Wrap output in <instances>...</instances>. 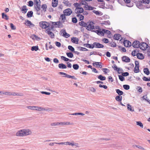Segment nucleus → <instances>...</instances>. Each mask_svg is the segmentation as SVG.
Returning <instances> with one entry per match:
<instances>
[{
	"label": "nucleus",
	"mask_w": 150,
	"mask_h": 150,
	"mask_svg": "<svg viewBox=\"0 0 150 150\" xmlns=\"http://www.w3.org/2000/svg\"><path fill=\"white\" fill-rule=\"evenodd\" d=\"M139 3L137 4V7L140 9H145L148 8H150V7L148 5H144L142 4H149L150 2L149 0H140L139 1L138 0Z\"/></svg>",
	"instance_id": "1"
},
{
	"label": "nucleus",
	"mask_w": 150,
	"mask_h": 150,
	"mask_svg": "<svg viewBox=\"0 0 150 150\" xmlns=\"http://www.w3.org/2000/svg\"><path fill=\"white\" fill-rule=\"evenodd\" d=\"M31 133V132L29 129L21 130L16 133V135L17 136L22 137L30 134Z\"/></svg>",
	"instance_id": "2"
},
{
	"label": "nucleus",
	"mask_w": 150,
	"mask_h": 150,
	"mask_svg": "<svg viewBox=\"0 0 150 150\" xmlns=\"http://www.w3.org/2000/svg\"><path fill=\"white\" fill-rule=\"evenodd\" d=\"M135 66L134 69V71L135 73H138L140 71L139 69V64L138 61H135Z\"/></svg>",
	"instance_id": "3"
},
{
	"label": "nucleus",
	"mask_w": 150,
	"mask_h": 150,
	"mask_svg": "<svg viewBox=\"0 0 150 150\" xmlns=\"http://www.w3.org/2000/svg\"><path fill=\"white\" fill-rule=\"evenodd\" d=\"M94 24V23L93 22L91 21V22L88 25L86 28V29L90 31L92 30L93 29H94V26L93 25V24Z\"/></svg>",
	"instance_id": "4"
},
{
	"label": "nucleus",
	"mask_w": 150,
	"mask_h": 150,
	"mask_svg": "<svg viewBox=\"0 0 150 150\" xmlns=\"http://www.w3.org/2000/svg\"><path fill=\"white\" fill-rule=\"evenodd\" d=\"M149 46L145 42H142L141 43L140 49L142 50H146L148 47Z\"/></svg>",
	"instance_id": "5"
},
{
	"label": "nucleus",
	"mask_w": 150,
	"mask_h": 150,
	"mask_svg": "<svg viewBox=\"0 0 150 150\" xmlns=\"http://www.w3.org/2000/svg\"><path fill=\"white\" fill-rule=\"evenodd\" d=\"M141 43L138 40H134L132 43V45L134 48H138L140 47Z\"/></svg>",
	"instance_id": "6"
},
{
	"label": "nucleus",
	"mask_w": 150,
	"mask_h": 150,
	"mask_svg": "<svg viewBox=\"0 0 150 150\" xmlns=\"http://www.w3.org/2000/svg\"><path fill=\"white\" fill-rule=\"evenodd\" d=\"M59 74L60 75H65V76H64V77H65L69 78H71L74 80L77 79V78H76L74 76H71L67 74L66 73L64 72H60L59 73Z\"/></svg>",
	"instance_id": "7"
},
{
	"label": "nucleus",
	"mask_w": 150,
	"mask_h": 150,
	"mask_svg": "<svg viewBox=\"0 0 150 150\" xmlns=\"http://www.w3.org/2000/svg\"><path fill=\"white\" fill-rule=\"evenodd\" d=\"M46 21H40L39 22V25L42 29H46L49 27V25H47L46 24Z\"/></svg>",
	"instance_id": "8"
},
{
	"label": "nucleus",
	"mask_w": 150,
	"mask_h": 150,
	"mask_svg": "<svg viewBox=\"0 0 150 150\" xmlns=\"http://www.w3.org/2000/svg\"><path fill=\"white\" fill-rule=\"evenodd\" d=\"M25 22L24 23V24L30 28L31 27H33L35 26L34 24L32 23L30 21L28 20H25Z\"/></svg>",
	"instance_id": "9"
},
{
	"label": "nucleus",
	"mask_w": 150,
	"mask_h": 150,
	"mask_svg": "<svg viewBox=\"0 0 150 150\" xmlns=\"http://www.w3.org/2000/svg\"><path fill=\"white\" fill-rule=\"evenodd\" d=\"M63 13L64 14H66V16H69L72 13V11L71 9L68 8L64 10Z\"/></svg>",
	"instance_id": "10"
},
{
	"label": "nucleus",
	"mask_w": 150,
	"mask_h": 150,
	"mask_svg": "<svg viewBox=\"0 0 150 150\" xmlns=\"http://www.w3.org/2000/svg\"><path fill=\"white\" fill-rule=\"evenodd\" d=\"M123 44L124 46L126 47H128L131 46L132 43L129 40H125L124 39Z\"/></svg>",
	"instance_id": "11"
},
{
	"label": "nucleus",
	"mask_w": 150,
	"mask_h": 150,
	"mask_svg": "<svg viewBox=\"0 0 150 150\" xmlns=\"http://www.w3.org/2000/svg\"><path fill=\"white\" fill-rule=\"evenodd\" d=\"M104 45L99 43V42H93V47L97 48H103L104 47Z\"/></svg>",
	"instance_id": "12"
},
{
	"label": "nucleus",
	"mask_w": 150,
	"mask_h": 150,
	"mask_svg": "<svg viewBox=\"0 0 150 150\" xmlns=\"http://www.w3.org/2000/svg\"><path fill=\"white\" fill-rule=\"evenodd\" d=\"M112 68L115 70L118 71L119 74H120L121 72H120L119 71H123V70L122 69L118 68L115 64H114L113 66H112Z\"/></svg>",
	"instance_id": "13"
},
{
	"label": "nucleus",
	"mask_w": 150,
	"mask_h": 150,
	"mask_svg": "<svg viewBox=\"0 0 150 150\" xmlns=\"http://www.w3.org/2000/svg\"><path fill=\"white\" fill-rule=\"evenodd\" d=\"M122 60L123 62H130V59L127 56H124L122 57Z\"/></svg>",
	"instance_id": "14"
},
{
	"label": "nucleus",
	"mask_w": 150,
	"mask_h": 150,
	"mask_svg": "<svg viewBox=\"0 0 150 150\" xmlns=\"http://www.w3.org/2000/svg\"><path fill=\"white\" fill-rule=\"evenodd\" d=\"M62 31V33H63V36L65 38H68L70 36V35L67 33L66 30L64 29H62L61 31H60L61 32Z\"/></svg>",
	"instance_id": "15"
},
{
	"label": "nucleus",
	"mask_w": 150,
	"mask_h": 150,
	"mask_svg": "<svg viewBox=\"0 0 150 150\" xmlns=\"http://www.w3.org/2000/svg\"><path fill=\"white\" fill-rule=\"evenodd\" d=\"M136 56L137 58L140 59H144V57L143 54L142 53H138L136 54Z\"/></svg>",
	"instance_id": "16"
},
{
	"label": "nucleus",
	"mask_w": 150,
	"mask_h": 150,
	"mask_svg": "<svg viewBox=\"0 0 150 150\" xmlns=\"http://www.w3.org/2000/svg\"><path fill=\"white\" fill-rule=\"evenodd\" d=\"M71 41L73 43L76 44H78L79 39L76 37H72L71 38Z\"/></svg>",
	"instance_id": "17"
},
{
	"label": "nucleus",
	"mask_w": 150,
	"mask_h": 150,
	"mask_svg": "<svg viewBox=\"0 0 150 150\" xmlns=\"http://www.w3.org/2000/svg\"><path fill=\"white\" fill-rule=\"evenodd\" d=\"M126 4H129V5H127V6L128 7H131L133 6V4L132 3H131V0H124Z\"/></svg>",
	"instance_id": "18"
},
{
	"label": "nucleus",
	"mask_w": 150,
	"mask_h": 150,
	"mask_svg": "<svg viewBox=\"0 0 150 150\" xmlns=\"http://www.w3.org/2000/svg\"><path fill=\"white\" fill-rule=\"evenodd\" d=\"M28 9L27 8L26 6L25 5L23 6L22 7L21 11L23 13H25L28 11Z\"/></svg>",
	"instance_id": "19"
},
{
	"label": "nucleus",
	"mask_w": 150,
	"mask_h": 150,
	"mask_svg": "<svg viewBox=\"0 0 150 150\" xmlns=\"http://www.w3.org/2000/svg\"><path fill=\"white\" fill-rule=\"evenodd\" d=\"M121 35L119 34H115L114 35L113 37V38L116 40H119Z\"/></svg>",
	"instance_id": "20"
},
{
	"label": "nucleus",
	"mask_w": 150,
	"mask_h": 150,
	"mask_svg": "<svg viewBox=\"0 0 150 150\" xmlns=\"http://www.w3.org/2000/svg\"><path fill=\"white\" fill-rule=\"evenodd\" d=\"M58 67L60 69H65L67 68V66L63 63L59 64H58Z\"/></svg>",
	"instance_id": "21"
},
{
	"label": "nucleus",
	"mask_w": 150,
	"mask_h": 150,
	"mask_svg": "<svg viewBox=\"0 0 150 150\" xmlns=\"http://www.w3.org/2000/svg\"><path fill=\"white\" fill-rule=\"evenodd\" d=\"M30 37L33 40H34V38H35L38 41H39L41 39V38L40 37H38V36L35 34L32 35Z\"/></svg>",
	"instance_id": "22"
},
{
	"label": "nucleus",
	"mask_w": 150,
	"mask_h": 150,
	"mask_svg": "<svg viewBox=\"0 0 150 150\" xmlns=\"http://www.w3.org/2000/svg\"><path fill=\"white\" fill-rule=\"evenodd\" d=\"M79 24L82 27H86V28H87L88 25L87 23L83 21H81V22H79Z\"/></svg>",
	"instance_id": "23"
},
{
	"label": "nucleus",
	"mask_w": 150,
	"mask_h": 150,
	"mask_svg": "<svg viewBox=\"0 0 150 150\" xmlns=\"http://www.w3.org/2000/svg\"><path fill=\"white\" fill-rule=\"evenodd\" d=\"M98 79L100 81H103L106 80V78L105 77L103 76L102 75H100L98 76Z\"/></svg>",
	"instance_id": "24"
},
{
	"label": "nucleus",
	"mask_w": 150,
	"mask_h": 150,
	"mask_svg": "<svg viewBox=\"0 0 150 150\" xmlns=\"http://www.w3.org/2000/svg\"><path fill=\"white\" fill-rule=\"evenodd\" d=\"M140 50H139L138 49H135L131 53L132 55L133 56H134L136 55V54H135V53H139Z\"/></svg>",
	"instance_id": "25"
},
{
	"label": "nucleus",
	"mask_w": 150,
	"mask_h": 150,
	"mask_svg": "<svg viewBox=\"0 0 150 150\" xmlns=\"http://www.w3.org/2000/svg\"><path fill=\"white\" fill-rule=\"evenodd\" d=\"M33 12L32 11H28L26 15V16L28 18H30L32 17L33 16Z\"/></svg>",
	"instance_id": "26"
},
{
	"label": "nucleus",
	"mask_w": 150,
	"mask_h": 150,
	"mask_svg": "<svg viewBox=\"0 0 150 150\" xmlns=\"http://www.w3.org/2000/svg\"><path fill=\"white\" fill-rule=\"evenodd\" d=\"M144 73L146 75H148L150 74V71L149 69L147 68H144L143 70Z\"/></svg>",
	"instance_id": "27"
},
{
	"label": "nucleus",
	"mask_w": 150,
	"mask_h": 150,
	"mask_svg": "<svg viewBox=\"0 0 150 150\" xmlns=\"http://www.w3.org/2000/svg\"><path fill=\"white\" fill-rule=\"evenodd\" d=\"M115 98L116 101L121 102L122 100V96L118 95L115 97Z\"/></svg>",
	"instance_id": "28"
},
{
	"label": "nucleus",
	"mask_w": 150,
	"mask_h": 150,
	"mask_svg": "<svg viewBox=\"0 0 150 150\" xmlns=\"http://www.w3.org/2000/svg\"><path fill=\"white\" fill-rule=\"evenodd\" d=\"M2 18H4L6 20H8V17L4 13H1Z\"/></svg>",
	"instance_id": "29"
},
{
	"label": "nucleus",
	"mask_w": 150,
	"mask_h": 150,
	"mask_svg": "<svg viewBox=\"0 0 150 150\" xmlns=\"http://www.w3.org/2000/svg\"><path fill=\"white\" fill-rule=\"evenodd\" d=\"M115 91L119 95L118 96H121V95H122L124 93L122 91L120 90L119 89H116L115 90Z\"/></svg>",
	"instance_id": "30"
},
{
	"label": "nucleus",
	"mask_w": 150,
	"mask_h": 150,
	"mask_svg": "<svg viewBox=\"0 0 150 150\" xmlns=\"http://www.w3.org/2000/svg\"><path fill=\"white\" fill-rule=\"evenodd\" d=\"M127 105V109L128 110H130L132 112L134 111L133 108L132 109V106L130 104H128Z\"/></svg>",
	"instance_id": "31"
},
{
	"label": "nucleus",
	"mask_w": 150,
	"mask_h": 150,
	"mask_svg": "<svg viewBox=\"0 0 150 150\" xmlns=\"http://www.w3.org/2000/svg\"><path fill=\"white\" fill-rule=\"evenodd\" d=\"M62 124L61 123V122H54L51 123L50 124L52 126H60L61 125V124Z\"/></svg>",
	"instance_id": "32"
},
{
	"label": "nucleus",
	"mask_w": 150,
	"mask_h": 150,
	"mask_svg": "<svg viewBox=\"0 0 150 150\" xmlns=\"http://www.w3.org/2000/svg\"><path fill=\"white\" fill-rule=\"evenodd\" d=\"M39 50L38 47V46H33L31 47V50L32 51H37Z\"/></svg>",
	"instance_id": "33"
},
{
	"label": "nucleus",
	"mask_w": 150,
	"mask_h": 150,
	"mask_svg": "<svg viewBox=\"0 0 150 150\" xmlns=\"http://www.w3.org/2000/svg\"><path fill=\"white\" fill-rule=\"evenodd\" d=\"M63 3L65 4L67 6H69V7L71 6V4L69 3V2L68 0H67L66 1H65L64 0L63 2Z\"/></svg>",
	"instance_id": "34"
},
{
	"label": "nucleus",
	"mask_w": 150,
	"mask_h": 150,
	"mask_svg": "<svg viewBox=\"0 0 150 150\" xmlns=\"http://www.w3.org/2000/svg\"><path fill=\"white\" fill-rule=\"evenodd\" d=\"M61 58L65 62H67L68 61L71 62V60H70L69 58H66L64 56H61Z\"/></svg>",
	"instance_id": "35"
},
{
	"label": "nucleus",
	"mask_w": 150,
	"mask_h": 150,
	"mask_svg": "<svg viewBox=\"0 0 150 150\" xmlns=\"http://www.w3.org/2000/svg\"><path fill=\"white\" fill-rule=\"evenodd\" d=\"M66 54L68 57L70 58H72L74 56L73 54L71 52H67Z\"/></svg>",
	"instance_id": "36"
},
{
	"label": "nucleus",
	"mask_w": 150,
	"mask_h": 150,
	"mask_svg": "<svg viewBox=\"0 0 150 150\" xmlns=\"http://www.w3.org/2000/svg\"><path fill=\"white\" fill-rule=\"evenodd\" d=\"M47 7V5L46 4H43L42 5L41 8L42 9L44 12L46 11Z\"/></svg>",
	"instance_id": "37"
},
{
	"label": "nucleus",
	"mask_w": 150,
	"mask_h": 150,
	"mask_svg": "<svg viewBox=\"0 0 150 150\" xmlns=\"http://www.w3.org/2000/svg\"><path fill=\"white\" fill-rule=\"evenodd\" d=\"M27 108L28 109L33 110H37V107L35 106H27Z\"/></svg>",
	"instance_id": "38"
},
{
	"label": "nucleus",
	"mask_w": 150,
	"mask_h": 150,
	"mask_svg": "<svg viewBox=\"0 0 150 150\" xmlns=\"http://www.w3.org/2000/svg\"><path fill=\"white\" fill-rule=\"evenodd\" d=\"M66 14H62L60 15V17L61 18L62 20L63 21L62 22L64 23L65 22L64 20L66 19Z\"/></svg>",
	"instance_id": "39"
},
{
	"label": "nucleus",
	"mask_w": 150,
	"mask_h": 150,
	"mask_svg": "<svg viewBox=\"0 0 150 150\" xmlns=\"http://www.w3.org/2000/svg\"><path fill=\"white\" fill-rule=\"evenodd\" d=\"M34 2L35 5L36 6L40 5V0H34Z\"/></svg>",
	"instance_id": "40"
},
{
	"label": "nucleus",
	"mask_w": 150,
	"mask_h": 150,
	"mask_svg": "<svg viewBox=\"0 0 150 150\" xmlns=\"http://www.w3.org/2000/svg\"><path fill=\"white\" fill-rule=\"evenodd\" d=\"M64 26L62 24V23L60 21H59L58 23V26H56V28H62Z\"/></svg>",
	"instance_id": "41"
},
{
	"label": "nucleus",
	"mask_w": 150,
	"mask_h": 150,
	"mask_svg": "<svg viewBox=\"0 0 150 150\" xmlns=\"http://www.w3.org/2000/svg\"><path fill=\"white\" fill-rule=\"evenodd\" d=\"M73 67L74 69L77 70L79 69V66L77 64H74L73 65Z\"/></svg>",
	"instance_id": "42"
},
{
	"label": "nucleus",
	"mask_w": 150,
	"mask_h": 150,
	"mask_svg": "<svg viewBox=\"0 0 150 150\" xmlns=\"http://www.w3.org/2000/svg\"><path fill=\"white\" fill-rule=\"evenodd\" d=\"M77 48L79 49L80 51H88V50L85 47H77Z\"/></svg>",
	"instance_id": "43"
},
{
	"label": "nucleus",
	"mask_w": 150,
	"mask_h": 150,
	"mask_svg": "<svg viewBox=\"0 0 150 150\" xmlns=\"http://www.w3.org/2000/svg\"><path fill=\"white\" fill-rule=\"evenodd\" d=\"M102 25H106L107 24L108 25H110V23L109 21H103V22L101 23Z\"/></svg>",
	"instance_id": "44"
},
{
	"label": "nucleus",
	"mask_w": 150,
	"mask_h": 150,
	"mask_svg": "<svg viewBox=\"0 0 150 150\" xmlns=\"http://www.w3.org/2000/svg\"><path fill=\"white\" fill-rule=\"evenodd\" d=\"M136 124L138 126H139L140 127L142 128H143V124L141 121H136Z\"/></svg>",
	"instance_id": "45"
},
{
	"label": "nucleus",
	"mask_w": 150,
	"mask_h": 150,
	"mask_svg": "<svg viewBox=\"0 0 150 150\" xmlns=\"http://www.w3.org/2000/svg\"><path fill=\"white\" fill-rule=\"evenodd\" d=\"M0 93H1V95L4 94L6 95L10 96V92H2L0 91Z\"/></svg>",
	"instance_id": "46"
},
{
	"label": "nucleus",
	"mask_w": 150,
	"mask_h": 150,
	"mask_svg": "<svg viewBox=\"0 0 150 150\" xmlns=\"http://www.w3.org/2000/svg\"><path fill=\"white\" fill-rule=\"evenodd\" d=\"M123 86L124 88L126 90H128L130 88L129 86L128 85H124Z\"/></svg>",
	"instance_id": "47"
},
{
	"label": "nucleus",
	"mask_w": 150,
	"mask_h": 150,
	"mask_svg": "<svg viewBox=\"0 0 150 150\" xmlns=\"http://www.w3.org/2000/svg\"><path fill=\"white\" fill-rule=\"evenodd\" d=\"M68 49L71 51L72 52H74V48L71 46L69 45L68 47Z\"/></svg>",
	"instance_id": "48"
},
{
	"label": "nucleus",
	"mask_w": 150,
	"mask_h": 150,
	"mask_svg": "<svg viewBox=\"0 0 150 150\" xmlns=\"http://www.w3.org/2000/svg\"><path fill=\"white\" fill-rule=\"evenodd\" d=\"M78 20L76 17L72 18V22L74 23H76L77 22Z\"/></svg>",
	"instance_id": "49"
},
{
	"label": "nucleus",
	"mask_w": 150,
	"mask_h": 150,
	"mask_svg": "<svg viewBox=\"0 0 150 150\" xmlns=\"http://www.w3.org/2000/svg\"><path fill=\"white\" fill-rule=\"evenodd\" d=\"M88 8H85L86 10H93L94 8V7L91 6L89 5H87Z\"/></svg>",
	"instance_id": "50"
},
{
	"label": "nucleus",
	"mask_w": 150,
	"mask_h": 150,
	"mask_svg": "<svg viewBox=\"0 0 150 150\" xmlns=\"http://www.w3.org/2000/svg\"><path fill=\"white\" fill-rule=\"evenodd\" d=\"M47 34L50 36V37L51 38H54V34L52 32H49V33H48Z\"/></svg>",
	"instance_id": "51"
},
{
	"label": "nucleus",
	"mask_w": 150,
	"mask_h": 150,
	"mask_svg": "<svg viewBox=\"0 0 150 150\" xmlns=\"http://www.w3.org/2000/svg\"><path fill=\"white\" fill-rule=\"evenodd\" d=\"M118 76L119 77V79L120 80V81H123L125 80V78L124 76H123L122 75V76L121 75H119Z\"/></svg>",
	"instance_id": "52"
},
{
	"label": "nucleus",
	"mask_w": 150,
	"mask_h": 150,
	"mask_svg": "<svg viewBox=\"0 0 150 150\" xmlns=\"http://www.w3.org/2000/svg\"><path fill=\"white\" fill-rule=\"evenodd\" d=\"M101 30H91V31L92 32H95V33H96L98 35H100V31Z\"/></svg>",
	"instance_id": "53"
},
{
	"label": "nucleus",
	"mask_w": 150,
	"mask_h": 150,
	"mask_svg": "<svg viewBox=\"0 0 150 150\" xmlns=\"http://www.w3.org/2000/svg\"><path fill=\"white\" fill-rule=\"evenodd\" d=\"M10 26L12 30H15L16 29V26L12 23H10Z\"/></svg>",
	"instance_id": "54"
},
{
	"label": "nucleus",
	"mask_w": 150,
	"mask_h": 150,
	"mask_svg": "<svg viewBox=\"0 0 150 150\" xmlns=\"http://www.w3.org/2000/svg\"><path fill=\"white\" fill-rule=\"evenodd\" d=\"M28 3V6L30 7H32L33 5V2L32 1H30Z\"/></svg>",
	"instance_id": "55"
},
{
	"label": "nucleus",
	"mask_w": 150,
	"mask_h": 150,
	"mask_svg": "<svg viewBox=\"0 0 150 150\" xmlns=\"http://www.w3.org/2000/svg\"><path fill=\"white\" fill-rule=\"evenodd\" d=\"M36 110L38 111H41L45 110V109L44 108H42L41 107H37V108Z\"/></svg>",
	"instance_id": "56"
},
{
	"label": "nucleus",
	"mask_w": 150,
	"mask_h": 150,
	"mask_svg": "<svg viewBox=\"0 0 150 150\" xmlns=\"http://www.w3.org/2000/svg\"><path fill=\"white\" fill-rule=\"evenodd\" d=\"M118 47L119 48H121V50H122V52H126V50L125 48L122 47H121V46H118Z\"/></svg>",
	"instance_id": "57"
},
{
	"label": "nucleus",
	"mask_w": 150,
	"mask_h": 150,
	"mask_svg": "<svg viewBox=\"0 0 150 150\" xmlns=\"http://www.w3.org/2000/svg\"><path fill=\"white\" fill-rule=\"evenodd\" d=\"M58 4V2L52 1V6L53 7H56Z\"/></svg>",
	"instance_id": "58"
},
{
	"label": "nucleus",
	"mask_w": 150,
	"mask_h": 150,
	"mask_svg": "<svg viewBox=\"0 0 150 150\" xmlns=\"http://www.w3.org/2000/svg\"><path fill=\"white\" fill-rule=\"evenodd\" d=\"M74 5L75 6V7H76V8H80L81 6V3L80 4H79L77 3H74Z\"/></svg>",
	"instance_id": "59"
},
{
	"label": "nucleus",
	"mask_w": 150,
	"mask_h": 150,
	"mask_svg": "<svg viewBox=\"0 0 150 150\" xmlns=\"http://www.w3.org/2000/svg\"><path fill=\"white\" fill-rule=\"evenodd\" d=\"M105 31H106V30L105 29H102L101 31L100 30V35H101L103 36H104V34L105 33Z\"/></svg>",
	"instance_id": "60"
},
{
	"label": "nucleus",
	"mask_w": 150,
	"mask_h": 150,
	"mask_svg": "<svg viewBox=\"0 0 150 150\" xmlns=\"http://www.w3.org/2000/svg\"><path fill=\"white\" fill-rule=\"evenodd\" d=\"M71 115H81L82 116L84 115L85 114L83 113H80V112H78V113H73Z\"/></svg>",
	"instance_id": "61"
},
{
	"label": "nucleus",
	"mask_w": 150,
	"mask_h": 150,
	"mask_svg": "<svg viewBox=\"0 0 150 150\" xmlns=\"http://www.w3.org/2000/svg\"><path fill=\"white\" fill-rule=\"evenodd\" d=\"M81 4L83 5H85L86 6H87L88 5L86 1H83L82 0L80 2Z\"/></svg>",
	"instance_id": "62"
},
{
	"label": "nucleus",
	"mask_w": 150,
	"mask_h": 150,
	"mask_svg": "<svg viewBox=\"0 0 150 150\" xmlns=\"http://www.w3.org/2000/svg\"><path fill=\"white\" fill-rule=\"evenodd\" d=\"M102 70L103 71L104 74H106L107 73V72L106 71H107L108 72L110 70L109 69L106 68H103L102 69Z\"/></svg>",
	"instance_id": "63"
},
{
	"label": "nucleus",
	"mask_w": 150,
	"mask_h": 150,
	"mask_svg": "<svg viewBox=\"0 0 150 150\" xmlns=\"http://www.w3.org/2000/svg\"><path fill=\"white\" fill-rule=\"evenodd\" d=\"M102 41L105 43H108L109 42L108 39L107 38H103L102 39Z\"/></svg>",
	"instance_id": "64"
}]
</instances>
